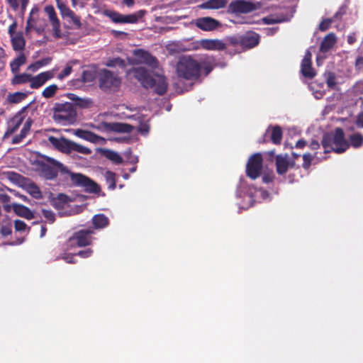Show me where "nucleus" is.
<instances>
[{
  "instance_id": "61",
  "label": "nucleus",
  "mask_w": 363,
  "mask_h": 363,
  "mask_svg": "<svg viewBox=\"0 0 363 363\" xmlns=\"http://www.w3.org/2000/svg\"><path fill=\"white\" fill-rule=\"evenodd\" d=\"M74 255H65L63 259L67 262V263H74Z\"/></svg>"
},
{
  "instance_id": "16",
  "label": "nucleus",
  "mask_w": 363,
  "mask_h": 363,
  "mask_svg": "<svg viewBox=\"0 0 363 363\" xmlns=\"http://www.w3.org/2000/svg\"><path fill=\"white\" fill-rule=\"evenodd\" d=\"M230 9L234 13H247L255 11L257 6L250 1L238 0L231 4Z\"/></svg>"
},
{
  "instance_id": "33",
  "label": "nucleus",
  "mask_w": 363,
  "mask_h": 363,
  "mask_svg": "<svg viewBox=\"0 0 363 363\" xmlns=\"http://www.w3.org/2000/svg\"><path fill=\"white\" fill-rule=\"evenodd\" d=\"M69 99L74 101L76 105L80 108H89L92 105V101L89 99H82L73 94H69Z\"/></svg>"
},
{
  "instance_id": "47",
  "label": "nucleus",
  "mask_w": 363,
  "mask_h": 363,
  "mask_svg": "<svg viewBox=\"0 0 363 363\" xmlns=\"http://www.w3.org/2000/svg\"><path fill=\"white\" fill-rule=\"evenodd\" d=\"M58 8L64 17H68L69 15H72V11L67 7L66 5L63 4H58Z\"/></svg>"
},
{
  "instance_id": "1",
  "label": "nucleus",
  "mask_w": 363,
  "mask_h": 363,
  "mask_svg": "<svg viewBox=\"0 0 363 363\" xmlns=\"http://www.w3.org/2000/svg\"><path fill=\"white\" fill-rule=\"evenodd\" d=\"M128 75L135 77L144 87L153 88L160 95L167 90V84L163 75L155 74L152 76L142 67L128 71Z\"/></svg>"
},
{
  "instance_id": "53",
  "label": "nucleus",
  "mask_w": 363,
  "mask_h": 363,
  "mask_svg": "<svg viewBox=\"0 0 363 363\" xmlns=\"http://www.w3.org/2000/svg\"><path fill=\"white\" fill-rule=\"evenodd\" d=\"M303 161H304L303 167L305 168H308L311 164V162L312 160V155L310 153H306L303 155Z\"/></svg>"
},
{
  "instance_id": "31",
  "label": "nucleus",
  "mask_w": 363,
  "mask_h": 363,
  "mask_svg": "<svg viewBox=\"0 0 363 363\" xmlns=\"http://www.w3.org/2000/svg\"><path fill=\"white\" fill-rule=\"evenodd\" d=\"M23 117L21 114L15 116L10 121L6 134H12L16 131L23 122Z\"/></svg>"
},
{
  "instance_id": "56",
  "label": "nucleus",
  "mask_w": 363,
  "mask_h": 363,
  "mask_svg": "<svg viewBox=\"0 0 363 363\" xmlns=\"http://www.w3.org/2000/svg\"><path fill=\"white\" fill-rule=\"evenodd\" d=\"M92 250L91 249H86L85 250L79 251L77 255L83 258L89 257L92 254Z\"/></svg>"
},
{
  "instance_id": "6",
  "label": "nucleus",
  "mask_w": 363,
  "mask_h": 363,
  "mask_svg": "<svg viewBox=\"0 0 363 363\" xmlns=\"http://www.w3.org/2000/svg\"><path fill=\"white\" fill-rule=\"evenodd\" d=\"M72 182L79 186H82L86 191L96 193L99 191V187L93 181L82 174L69 173Z\"/></svg>"
},
{
  "instance_id": "55",
  "label": "nucleus",
  "mask_w": 363,
  "mask_h": 363,
  "mask_svg": "<svg viewBox=\"0 0 363 363\" xmlns=\"http://www.w3.org/2000/svg\"><path fill=\"white\" fill-rule=\"evenodd\" d=\"M68 18H69L72 21V22L77 27H80L81 26V23H80V20H79V18L78 16H77L72 11V15H69L68 16Z\"/></svg>"
},
{
  "instance_id": "51",
  "label": "nucleus",
  "mask_w": 363,
  "mask_h": 363,
  "mask_svg": "<svg viewBox=\"0 0 363 363\" xmlns=\"http://www.w3.org/2000/svg\"><path fill=\"white\" fill-rule=\"evenodd\" d=\"M15 229L16 231H25L26 225L23 221L17 220L15 221Z\"/></svg>"
},
{
  "instance_id": "22",
  "label": "nucleus",
  "mask_w": 363,
  "mask_h": 363,
  "mask_svg": "<svg viewBox=\"0 0 363 363\" xmlns=\"http://www.w3.org/2000/svg\"><path fill=\"white\" fill-rule=\"evenodd\" d=\"M12 209L16 213V214L19 216L26 218L27 219H31L33 218V213L28 208L26 207L25 206L18 203H13Z\"/></svg>"
},
{
  "instance_id": "10",
  "label": "nucleus",
  "mask_w": 363,
  "mask_h": 363,
  "mask_svg": "<svg viewBox=\"0 0 363 363\" xmlns=\"http://www.w3.org/2000/svg\"><path fill=\"white\" fill-rule=\"evenodd\" d=\"M48 161L50 164L45 166L43 169V174L46 179H52L55 178L59 171L62 172H68L66 167L58 161L52 158H49Z\"/></svg>"
},
{
  "instance_id": "41",
  "label": "nucleus",
  "mask_w": 363,
  "mask_h": 363,
  "mask_svg": "<svg viewBox=\"0 0 363 363\" xmlns=\"http://www.w3.org/2000/svg\"><path fill=\"white\" fill-rule=\"evenodd\" d=\"M105 65L107 67H121L123 68L125 67V62L119 58V57H114L108 59Z\"/></svg>"
},
{
  "instance_id": "38",
  "label": "nucleus",
  "mask_w": 363,
  "mask_h": 363,
  "mask_svg": "<svg viewBox=\"0 0 363 363\" xmlns=\"http://www.w3.org/2000/svg\"><path fill=\"white\" fill-rule=\"evenodd\" d=\"M58 90L57 85L52 84L45 87L42 91V96L45 99H49L55 95Z\"/></svg>"
},
{
  "instance_id": "63",
  "label": "nucleus",
  "mask_w": 363,
  "mask_h": 363,
  "mask_svg": "<svg viewBox=\"0 0 363 363\" xmlns=\"http://www.w3.org/2000/svg\"><path fill=\"white\" fill-rule=\"evenodd\" d=\"M16 28V24L15 23H12L9 28V33L10 34V36L12 35L16 34V33L14 32L15 29Z\"/></svg>"
},
{
  "instance_id": "19",
  "label": "nucleus",
  "mask_w": 363,
  "mask_h": 363,
  "mask_svg": "<svg viewBox=\"0 0 363 363\" xmlns=\"http://www.w3.org/2000/svg\"><path fill=\"white\" fill-rule=\"evenodd\" d=\"M45 11L48 14L52 24L54 35L56 38L60 37V21L57 18L54 7L52 6H47L45 8Z\"/></svg>"
},
{
  "instance_id": "20",
  "label": "nucleus",
  "mask_w": 363,
  "mask_h": 363,
  "mask_svg": "<svg viewBox=\"0 0 363 363\" xmlns=\"http://www.w3.org/2000/svg\"><path fill=\"white\" fill-rule=\"evenodd\" d=\"M99 152L103 156L116 164H120L123 161L122 157L117 152L108 149H100Z\"/></svg>"
},
{
  "instance_id": "25",
  "label": "nucleus",
  "mask_w": 363,
  "mask_h": 363,
  "mask_svg": "<svg viewBox=\"0 0 363 363\" xmlns=\"http://www.w3.org/2000/svg\"><path fill=\"white\" fill-rule=\"evenodd\" d=\"M336 43V37L334 33H329L327 35L321 45H320V51L322 52H327Z\"/></svg>"
},
{
  "instance_id": "5",
  "label": "nucleus",
  "mask_w": 363,
  "mask_h": 363,
  "mask_svg": "<svg viewBox=\"0 0 363 363\" xmlns=\"http://www.w3.org/2000/svg\"><path fill=\"white\" fill-rule=\"evenodd\" d=\"M75 118L76 111L70 104L62 105L54 113V119L60 123H72Z\"/></svg>"
},
{
  "instance_id": "8",
  "label": "nucleus",
  "mask_w": 363,
  "mask_h": 363,
  "mask_svg": "<svg viewBox=\"0 0 363 363\" xmlns=\"http://www.w3.org/2000/svg\"><path fill=\"white\" fill-rule=\"evenodd\" d=\"M91 231L80 230L75 233L68 240L67 245L70 248L76 247H84L88 245L91 242L90 236Z\"/></svg>"
},
{
  "instance_id": "48",
  "label": "nucleus",
  "mask_w": 363,
  "mask_h": 363,
  "mask_svg": "<svg viewBox=\"0 0 363 363\" xmlns=\"http://www.w3.org/2000/svg\"><path fill=\"white\" fill-rule=\"evenodd\" d=\"M138 131L143 135H147L149 132L150 126L146 121L140 122L138 126Z\"/></svg>"
},
{
  "instance_id": "35",
  "label": "nucleus",
  "mask_w": 363,
  "mask_h": 363,
  "mask_svg": "<svg viewBox=\"0 0 363 363\" xmlns=\"http://www.w3.org/2000/svg\"><path fill=\"white\" fill-rule=\"evenodd\" d=\"M32 124V121L30 119H28L26 122L24 123L23 128L21 130V134L19 136H16L13 139V143H18L23 138L26 136L28 133L29 132Z\"/></svg>"
},
{
  "instance_id": "14",
  "label": "nucleus",
  "mask_w": 363,
  "mask_h": 363,
  "mask_svg": "<svg viewBox=\"0 0 363 363\" xmlns=\"http://www.w3.org/2000/svg\"><path fill=\"white\" fill-rule=\"evenodd\" d=\"M132 62L136 64H145L152 67H154L156 65L155 58L149 52L143 50H135L133 52V58Z\"/></svg>"
},
{
  "instance_id": "46",
  "label": "nucleus",
  "mask_w": 363,
  "mask_h": 363,
  "mask_svg": "<svg viewBox=\"0 0 363 363\" xmlns=\"http://www.w3.org/2000/svg\"><path fill=\"white\" fill-rule=\"evenodd\" d=\"M32 29H35L38 33H40L44 30V28H43V27H40V28L35 27L34 19L32 18L31 17H30L27 21L26 31V33H28Z\"/></svg>"
},
{
  "instance_id": "9",
  "label": "nucleus",
  "mask_w": 363,
  "mask_h": 363,
  "mask_svg": "<svg viewBox=\"0 0 363 363\" xmlns=\"http://www.w3.org/2000/svg\"><path fill=\"white\" fill-rule=\"evenodd\" d=\"M262 157L261 154L253 155L248 160L247 164V174L252 179H257L262 169Z\"/></svg>"
},
{
  "instance_id": "39",
  "label": "nucleus",
  "mask_w": 363,
  "mask_h": 363,
  "mask_svg": "<svg viewBox=\"0 0 363 363\" xmlns=\"http://www.w3.org/2000/svg\"><path fill=\"white\" fill-rule=\"evenodd\" d=\"M76 63V61H71V62H69L67 65H66V67H65V69L60 72L58 74L57 78L59 79V80H63L65 78L67 77L68 76L70 75V74L72 73V67H73V65Z\"/></svg>"
},
{
  "instance_id": "58",
  "label": "nucleus",
  "mask_w": 363,
  "mask_h": 363,
  "mask_svg": "<svg viewBox=\"0 0 363 363\" xmlns=\"http://www.w3.org/2000/svg\"><path fill=\"white\" fill-rule=\"evenodd\" d=\"M256 194H259L262 199H267L269 197V194L267 191L263 189H259L256 191ZM257 197V195H255Z\"/></svg>"
},
{
  "instance_id": "3",
  "label": "nucleus",
  "mask_w": 363,
  "mask_h": 363,
  "mask_svg": "<svg viewBox=\"0 0 363 363\" xmlns=\"http://www.w3.org/2000/svg\"><path fill=\"white\" fill-rule=\"evenodd\" d=\"M202 67L191 56L179 58L176 71L179 77L190 79L198 77Z\"/></svg>"
},
{
  "instance_id": "11",
  "label": "nucleus",
  "mask_w": 363,
  "mask_h": 363,
  "mask_svg": "<svg viewBox=\"0 0 363 363\" xmlns=\"http://www.w3.org/2000/svg\"><path fill=\"white\" fill-rule=\"evenodd\" d=\"M57 68H53L50 70L43 72L35 76L31 75L30 87L31 89H38L46 83L48 80L55 77Z\"/></svg>"
},
{
  "instance_id": "37",
  "label": "nucleus",
  "mask_w": 363,
  "mask_h": 363,
  "mask_svg": "<svg viewBox=\"0 0 363 363\" xmlns=\"http://www.w3.org/2000/svg\"><path fill=\"white\" fill-rule=\"evenodd\" d=\"M268 131L271 132V139L273 143L275 144L280 143L282 137V132L281 128L277 126L272 128L271 130L269 129Z\"/></svg>"
},
{
  "instance_id": "26",
  "label": "nucleus",
  "mask_w": 363,
  "mask_h": 363,
  "mask_svg": "<svg viewBox=\"0 0 363 363\" xmlns=\"http://www.w3.org/2000/svg\"><path fill=\"white\" fill-rule=\"evenodd\" d=\"M13 50H21L25 47V40L21 33H16L11 36Z\"/></svg>"
},
{
  "instance_id": "18",
  "label": "nucleus",
  "mask_w": 363,
  "mask_h": 363,
  "mask_svg": "<svg viewBox=\"0 0 363 363\" xmlns=\"http://www.w3.org/2000/svg\"><path fill=\"white\" fill-rule=\"evenodd\" d=\"M301 73L308 78H313L315 75V72L311 67V52L307 50L301 62Z\"/></svg>"
},
{
  "instance_id": "54",
  "label": "nucleus",
  "mask_w": 363,
  "mask_h": 363,
  "mask_svg": "<svg viewBox=\"0 0 363 363\" xmlns=\"http://www.w3.org/2000/svg\"><path fill=\"white\" fill-rule=\"evenodd\" d=\"M330 23H331V20H330V19L323 20L319 25L320 30H323V31L327 30L330 27Z\"/></svg>"
},
{
  "instance_id": "40",
  "label": "nucleus",
  "mask_w": 363,
  "mask_h": 363,
  "mask_svg": "<svg viewBox=\"0 0 363 363\" xmlns=\"http://www.w3.org/2000/svg\"><path fill=\"white\" fill-rule=\"evenodd\" d=\"M27 95L23 92H15L8 96L7 99L10 103L17 104L26 98Z\"/></svg>"
},
{
  "instance_id": "49",
  "label": "nucleus",
  "mask_w": 363,
  "mask_h": 363,
  "mask_svg": "<svg viewBox=\"0 0 363 363\" xmlns=\"http://www.w3.org/2000/svg\"><path fill=\"white\" fill-rule=\"evenodd\" d=\"M43 216L50 223L55 221V214L51 211L43 210Z\"/></svg>"
},
{
  "instance_id": "34",
  "label": "nucleus",
  "mask_w": 363,
  "mask_h": 363,
  "mask_svg": "<svg viewBox=\"0 0 363 363\" xmlns=\"http://www.w3.org/2000/svg\"><path fill=\"white\" fill-rule=\"evenodd\" d=\"M31 74L23 73L21 74H15L14 77L11 80L12 84H21L26 82L30 83Z\"/></svg>"
},
{
  "instance_id": "4",
  "label": "nucleus",
  "mask_w": 363,
  "mask_h": 363,
  "mask_svg": "<svg viewBox=\"0 0 363 363\" xmlns=\"http://www.w3.org/2000/svg\"><path fill=\"white\" fill-rule=\"evenodd\" d=\"M100 88L108 92H114L119 89L121 80L115 74L108 69H102L99 74Z\"/></svg>"
},
{
  "instance_id": "60",
  "label": "nucleus",
  "mask_w": 363,
  "mask_h": 363,
  "mask_svg": "<svg viewBox=\"0 0 363 363\" xmlns=\"http://www.w3.org/2000/svg\"><path fill=\"white\" fill-rule=\"evenodd\" d=\"M356 67L357 69H363V57H359L356 60Z\"/></svg>"
},
{
  "instance_id": "42",
  "label": "nucleus",
  "mask_w": 363,
  "mask_h": 363,
  "mask_svg": "<svg viewBox=\"0 0 363 363\" xmlns=\"http://www.w3.org/2000/svg\"><path fill=\"white\" fill-rule=\"evenodd\" d=\"M352 146L354 147H359L363 145V137L359 133H355L350 137Z\"/></svg>"
},
{
  "instance_id": "23",
  "label": "nucleus",
  "mask_w": 363,
  "mask_h": 363,
  "mask_svg": "<svg viewBox=\"0 0 363 363\" xmlns=\"http://www.w3.org/2000/svg\"><path fill=\"white\" fill-rule=\"evenodd\" d=\"M23 186V189L33 198L39 199L43 197L40 190L33 182L26 181Z\"/></svg>"
},
{
  "instance_id": "7",
  "label": "nucleus",
  "mask_w": 363,
  "mask_h": 363,
  "mask_svg": "<svg viewBox=\"0 0 363 363\" xmlns=\"http://www.w3.org/2000/svg\"><path fill=\"white\" fill-rule=\"evenodd\" d=\"M89 127L97 129L102 132L111 133V132H118V133H128L131 130V126L123 123H107L103 122L98 125L90 124Z\"/></svg>"
},
{
  "instance_id": "21",
  "label": "nucleus",
  "mask_w": 363,
  "mask_h": 363,
  "mask_svg": "<svg viewBox=\"0 0 363 363\" xmlns=\"http://www.w3.org/2000/svg\"><path fill=\"white\" fill-rule=\"evenodd\" d=\"M70 199L65 194H59L52 200V206L57 209H64L69 207Z\"/></svg>"
},
{
  "instance_id": "13",
  "label": "nucleus",
  "mask_w": 363,
  "mask_h": 363,
  "mask_svg": "<svg viewBox=\"0 0 363 363\" xmlns=\"http://www.w3.org/2000/svg\"><path fill=\"white\" fill-rule=\"evenodd\" d=\"M72 133L77 137L96 145H105L106 140L92 132L82 129L72 130Z\"/></svg>"
},
{
  "instance_id": "44",
  "label": "nucleus",
  "mask_w": 363,
  "mask_h": 363,
  "mask_svg": "<svg viewBox=\"0 0 363 363\" xmlns=\"http://www.w3.org/2000/svg\"><path fill=\"white\" fill-rule=\"evenodd\" d=\"M286 21V18L284 16H267L263 18V21L266 24H273V23H281Z\"/></svg>"
},
{
  "instance_id": "24",
  "label": "nucleus",
  "mask_w": 363,
  "mask_h": 363,
  "mask_svg": "<svg viewBox=\"0 0 363 363\" xmlns=\"http://www.w3.org/2000/svg\"><path fill=\"white\" fill-rule=\"evenodd\" d=\"M259 43V35L255 33H250L246 34L242 40V43L245 47L253 48L256 46Z\"/></svg>"
},
{
  "instance_id": "64",
  "label": "nucleus",
  "mask_w": 363,
  "mask_h": 363,
  "mask_svg": "<svg viewBox=\"0 0 363 363\" xmlns=\"http://www.w3.org/2000/svg\"><path fill=\"white\" fill-rule=\"evenodd\" d=\"M273 179V176L271 174L264 175L262 177V180L264 183H269Z\"/></svg>"
},
{
  "instance_id": "57",
  "label": "nucleus",
  "mask_w": 363,
  "mask_h": 363,
  "mask_svg": "<svg viewBox=\"0 0 363 363\" xmlns=\"http://www.w3.org/2000/svg\"><path fill=\"white\" fill-rule=\"evenodd\" d=\"M82 211V207L79 206H70V210L69 212V215L79 213Z\"/></svg>"
},
{
  "instance_id": "27",
  "label": "nucleus",
  "mask_w": 363,
  "mask_h": 363,
  "mask_svg": "<svg viewBox=\"0 0 363 363\" xmlns=\"http://www.w3.org/2000/svg\"><path fill=\"white\" fill-rule=\"evenodd\" d=\"M26 62V57L23 53H20L19 55L12 60L10 63L11 72L13 74L18 73L20 67Z\"/></svg>"
},
{
  "instance_id": "29",
  "label": "nucleus",
  "mask_w": 363,
  "mask_h": 363,
  "mask_svg": "<svg viewBox=\"0 0 363 363\" xmlns=\"http://www.w3.org/2000/svg\"><path fill=\"white\" fill-rule=\"evenodd\" d=\"M145 11L140 10L132 14L123 15L122 23H135L143 17Z\"/></svg>"
},
{
  "instance_id": "50",
  "label": "nucleus",
  "mask_w": 363,
  "mask_h": 363,
  "mask_svg": "<svg viewBox=\"0 0 363 363\" xmlns=\"http://www.w3.org/2000/svg\"><path fill=\"white\" fill-rule=\"evenodd\" d=\"M327 84L330 88H335L336 85L335 76L332 73H329L327 77Z\"/></svg>"
},
{
  "instance_id": "62",
  "label": "nucleus",
  "mask_w": 363,
  "mask_h": 363,
  "mask_svg": "<svg viewBox=\"0 0 363 363\" xmlns=\"http://www.w3.org/2000/svg\"><path fill=\"white\" fill-rule=\"evenodd\" d=\"M309 147L311 150H317L319 148L320 145L317 141L313 140L310 144Z\"/></svg>"
},
{
  "instance_id": "43",
  "label": "nucleus",
  "mask_w": 363,
  "mask_h": 363,
  "mask_svg": "<svg viewBox=\"0 0 363 363\" xmlns=\"http://www.w3.org/2000/svg\"><path fill=\"white\" fill-rule=\"evenodd\" d=\"M73 151L83 155H90L91 153V149L74 142H73L72 145V152Z\"/></svg>"
},
{
  "instance_id": "32",
  "label": "nucleus",
  "mask_w": 363,
  "mask_h": 363,
  "mask_svg": "<svg viewBox=\"0 0 363 363\" xmlns=\"http://www.w3.org/2000/svg\"><path fill=\"white\" fill-rule=\"evenodd\" d=\"M52 61V58L50 57H45L40 60H38L31 65H30L28 67V70L31 71L33 72H37L38 69L42 68L43 67H45L50 63Z\"/></svg>"
},
{
  "instance_id": "15",
  "label": "nucleus",
  "mask_w": 363,
  "mask_h": 363,
  "mask_svg": "<svg viewBox=\"0 0 363 363\" xmlns=\"http://www.w3.org/2000/svg\"><path fill=\"white\" fill-rule=\"evenodd\" d=\"M49 142L60 152L69 154L72 152L73 141L65 138H57L53 136L48 138Z\"/></svg>"
},
{
  "instance_id": "28",
  "label": "nucleus",
  "mask_w": 363,
  "mask_h": 363,
  "mask_svg": "<svg viewBox=\"0 0 363 363\" xmlns=\"http://www.w3.org/2000/svg\"><path fill=\"white\" fill-rule=\"evenodd\" d=\"M276 164L277 172L281 174H284L287 171L289 166L287 156L278 155L277 157Z\"/></svg>"
},
{
  "instance_id": "45",
  "label": "nucleus",
  "mask_w": 363,
  "mask_h": 363,
  "mask_svg": "<svg viewBox=\"0 0 363 363\" xmlns=\"http://www.w3.org/2000/svg\"><path fill=\"white\" fill-rule=\"evenodd\" d=\"M105 14L106 16L110 18L112 21L115 23H122V18L123 15L120 14L117 12L112 11H105Z\"/></svg>"
},
{
  "instance_id": "17",
  "label": "nucleus",
  "mask_w": 363,
  "mask_h": 363,
  "mask_svg": "<svg viewBox=\"0 0 363 363\" xmlns=\"http://www.w3.org/2000/svg\"><path fill=\"white\" fill-rule=\"evenodd\" d=\"M196 26L200 29L206 31L213 30L217 28L220 23L218 21L211 17H203L195 21Z\"/></svg>"
},
{
  "instance_id": "36",
  "label": "nucleus",
  "mask_w": 363,
  "mask_h": 363,
  "mask_svg": "<svg viewBox=\"0 0 363 363\" xmlns=\"http://www.w3.org/2000/svg\"><path fill=\"white\" fill-rule=\"evenodd\" d=\"M116 174L109 170L104 173V178L110 189L113 190L116 188Z\"/></svg>"
},
{
  "instance_id": "30",
  "label": "nucleus",
  "mask_w": 363,
  "mask_h": 363,
  "mask_svg": "<svg viewBox=\"0 0 363 363\" xmlns=\"http://www.w3.org/2000/svg\"><path fill=\"white\" fill-rule=\"evenodd\" d=\"M92 223L95 228H104L108 225V218L104 214H98L93 217Z\"/></svg>"
},
{
  "instance_id": "52",
  "label": "nucleus",
  "mask_w": 363,
  "mask_h": 363,
  "mask_svg": "<svg viewBox=\"0 0 363 363\" xmlns=\"http://www.w3.org/2000/svg\"><path fill=\"white\" fill-rule=\"evenodd\" d=\"M11 233V224L9 223L6 225H3L1 228V235L4 237H6L9 235H10Z\"/></svg>"
},
{
  "instance_id": "12",
  "label": "nucleus",
  "mask_w": 363,
  "mask_h": 363,
  "mask_svg": "<svg viewBox=\"0 0 363 363\" xmlns=\"http://www.w3.org/2000/svg\"><path fill=\"white\" fill-rule=\"evenodd\" d=\"M197 48H202L207 50L220 51L226 48L225 43L218 39H202L197 43Z\"/></svg>"
},
{
  "instance_id": "59",
  "label": "nucleus",
  "mask_w": 363,
  "mask_h": 363,
  "mask_svg": "<svg viewBox=\"0 0 363 363\" xmlns=\"http://www.w3.org/2000/svg\"><path fill=\"white\" fill-rule=\"evenodd\" d=\"M357 125L360 128H363V112L358 115Z\"/></svg>"
},
{
  "instance_id": "2",
  "label": "nucleus",
  "mask_w": 363,
  "mask_h": 363,
  "mask_svg": "<svg viewBox=\"0 0 363 363\" xmlns=\"http://www.w3.org/2000/svg\"><path fill=\"white\" fill-rule=\"evenodd\" d=\"M322 144L325 152L333 151L336 153H342L349 147V143L345 140L341 128H336L334 132L324 135Z\"/></svg>"
}]
</instances>
